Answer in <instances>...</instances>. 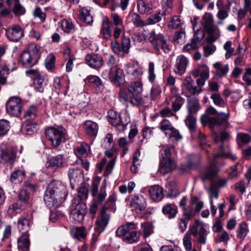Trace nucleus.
<instances>
[{
	"label": "nucleus",
	"instance_id": "f257e3e1",
	"mask_svg": "<svg viewBox=\"0 0 251 251\" xmlns=\"http://www.w3.org/2000/svg\"><path fill=\"white\" fill-rule=\"evenodd\" d=\"M68 195L67 187L59 181H53L47 187L44 198L50 207H58L63 203Z\"/></svg>",
	"mask_w": 251,
	"mask_h": 251
},
{
	"label": "nucleus",
	"instance_id": "f03ea898",
	"mask_svg": "<svg viewBox=\"0 0 251 251\" xmlns=\"http://www.w3.org/2000/svg\"><path fill=\"white\" fill-rule=\"evenodd\" d=\"M213 138L218 147L217 153L213 157L214 161H216V159L218 157L230 158L232 160L236 159L237 156L231 152L228 145H224V142L229 138V134L227 132L224 131L220 135L214 133L213 135Z\"/></svg>",
	"mask_w": 251,
	"mask_h": 251
},
{
	"label": "nucleus",
	"instance_id": "7ed1b4c3",
	"mask_svg": "<svg viewBox=\"0 0 251 251\" xmlns=\"http://www.w3.org/2000/svg\"><path fill=\"white\" fill-rule=\"evenodd\" d=\"M40 57L37 47L34 44H30L21 52L20 62L26 67H31L37 63Z\"/></svg>",
	"mask_w": 251,
	"mask_h": 251
},
{
	"label": "nucleus",
	"instance_id": "20e7f679",
	"mask_svg": "<svg viewBox=\"0 0 251 251\" xmlns=\"http://www.w3.org/2000/svg\"><path fill=\"white\" fill-rule=\"evenodd\" d=\"M159 171L163 175L169 173L176 167V163L171 158V150L169 147L163 148L160 151Z\"/></svg>",
	"mask_w": 251,
	"mask_h": 251
},
{
	"label": "nucleus",
	"instance_id": "39448f33",
	"mask_svg": "<svg viewBox=\"0 0 251 251\" xmlns=\"http://www.w3.org/2000/svg\"><path fill=\"white\" fill-rule=\"evenodd\" d=\"M65 130L61 126H50L45 130L47 138L54 148L58 147L62 143L65 142Z\"/></svg>",
	"mask_w": 251,
	"mask_h": 251
},
{
	"label": "nucleus",
	"instance_id": "423d86ee",
	"mask_svg": "<svg viewBox=\"0 0 251 251\" xmlns=\"http://www.w3.org/2000/svg\"><path fill=\"white\" fill-rule=\"evenodd\" d=\"M202 22L203 28L209 35L207 41L212 43L215 41L220 36L219 30L215 31L213 27V16L210 13H205L202 17Z\"/></svg>",
	"mask_w": 251,
	"mask_h": 251
},
{
	"label": "nucleus",
	"instance_id": "0eeeda50",
	"mask_svg": "<svg viewBox=\"0 0 251 251\" xmlns=\"http://www.w3.org/2000/svg\"><path fill=\"white\" fill-rule=\"evenodd\" d=\"M71 209V218L75 222H82L87 213L86 205L84 202L79 201L78 199H74Z\"/></svg>",
	"mask_w": 251,
	"mask_h": 251
},
{
	"label": "nucleus",
	"instance_id": "6e6552de",
	"mask_svg": "<svg viewBox=\"0 0 251 251\" xmlns=\"http://www.w3.org/2000/svg\"><path fill=\"white\" fill-rule=\"evenodd\" d=\"M17 149L4 144L0 145V158L1 162L13 165L16 160Z\"/></svg>",
	"mask_w": 251,
	"mask_h": 251
},
{
	"label": "nucleus",
	"instance_id": "1a4fd4ad",
	"mask_svg": "<svg viewBox=\"0 0 251 251\" xmlns=\"http://www.w3.org/2000/svg\"><path fill=\"white\" fill-rule=\"evenodd\" d=\"M149 40L156 50L159 51L161 49L165 53L170 51V47L163 34H156L154 31H152L150 34Z\"/></svg>",
	"mask_w": 251,
	"mask_h": 251
},
{
	"label": "nucleus",
	"instance_id": "9d476101",
	"mask_svg": "<svg viewBox=\"0 0 251 251\" xmlns=\"http://www.w3.org/2000/svg\"><path fill=\"white\" fill-rule=\"evenodd\" d=\"M23 106V104L20 98L12 97L6 102V112L12 116L19 117L22 114Z\"/></svg>",
	"mask_w": 251,
	"mask_h": 251
},
{
	"label": "nucleus",
	"instance_id": "9b49d317",
	"mask_svg": "<svg viewBox=\"0 0 251 251\" xmlns=\"http://www.w3.org/2000/svg\"><path fill=\"white\" fill-rule=\"evenodd\" d=\"M105 154L106 157L101 159L100 162L97 165V167L100 171H101L105 166L104 175L106 176L111 173L115 166V159L114 158H112L114 154L113 151H105Z\"/></svg>",
	"mask_w": 251,
	"mask_h": 251
},
{
	"label": "nucleus",
	"instance_id": "f8f14e48",
	"mask_svg": "<svg viewBox=\"0 0 251 251\" xmlns=\"http://www.w3.org/2000/svg\"><path fill=\"white\" fill-rule=\"evenodd\" d=\"M128 89L133 97L132 102L135 104L136 106L143 105L145 102L141 96V93L143 91L142 83L138 81L132 82Z\"/></svg>",
	"mask_w": 251,
	"mask_h": 251
},
{
	"label": "nucleus",
	"instance_id": "ddd939ff",
	"mask_svg": "<svg viewBox=\"0 0 251 251\" xmlns=\"http://www.w3.org/2000/svg\"><path fill=\"white\" fill-rule=\"evenodd\" d=\"M106 183L103 182L99 191V184L97 183H93L92 185V195L93 197V201L101 204L105 199L106 196Z\"/></svg>",
	"mask_w": 251,
	"mask_h": 251
},
{
	"label": "nucleus",
	"instance_id": "4468645a",
	"mask_svg": "<svg viewBox=\"0 0 251 251\" xmlns=\"http://www.w3.org/2000/svg\"><path fill=\"white\" fill-rule=\"evenodd\" d=\"M111 47L113 52L121 56H124L129 52L130 47V40L128 37H123L122 46L117 41L111 42Z\"/></svg>",
	"mask_w": 251,
	"mask_h": 251
},
{
	"label": "nucleus",
	"instance_id": "2eb2a0df",
	"mask_svg": "<svg viewBox=\"0 0 251 251\" xmlns=\"http://www.w3.org/2000/svg\"><path fill=\"white\" fill-rule=\"evenodd\" d=\"M6 36L11 41L18 42L24 36V31L18 25H12L6 29Z\"/></svg>",
	"mask_w": 251,
	"mask_h": 251
},
{
	"label": "nucleus",
	"instance_id": "dca6fc26",
	"mask_svg": "<svg viewBox=\"0 0 251 251\" xmlns=\"http://www.w3.org/2000/svg\"><path fill=\"white\" fill-rule=\"evenodd\" d=\"M107 207L104 205L101 209L100 215L98 217L96 222V230L101 233L102 232L107 226L109 220L110 215L106 213Z\"/></svg>",
	"mask_w": 251,
	"mask_h": 251
},
{
	"label": "nucleus",
	"instance_id": "f3484780",
	"mask_svg": "<svg viewBox=\"0 0 251 251\" xmlns=\"http://www.w3.org/2000/svg\"><path fill=\"white\" fill-rule=\"evenodd\" d=\"M65 163V159L63 154H59L49 158L46 163L47 168L54 172L62 168Z\"/></svg>",
	"mask_w": 251,
	"mask_h": 251
},
{
	"label": "nucleus",
	"instance_id": "a211bd4d",
	"mask_svg": "<svg viewBox=\"0 0 251 251\" xmlns=\"http://www.w3.org/2000/svg\"><path fill=\"white\" fill-rule=\"evenodd\" d=\"M109 78L118 87L120 86L125 83V75L123 70L120 68L109 70Z\"/></svg>",
	"mask_w": 251,
	"mask_h": 251
},
{
	"label": "nucleus",
	"instance_id": "6ab92c4d",
	"mask_svg": "<svg viewBox=\"0 0 251 251\" xmlns=\"http://www.w3.org/2000/svg\"><path fill=\"white\" fill-rule=\"evenodd\" d=\"M188 64V60L183 55L177 57L174 67L175 73L178 75H183Z\"/></svg>",
	"mask_w": 251,
	"mask_h": 251
},
{
	"label": "nucleus",
	"instance_id": "aec40b11",
	"mask_svg": "<svg viewBox=\"0 0 251 251\" xmlns=\"http://www.w3.org/2000/svg\"><path fill=\"white\" fill-rule=\"evenodd\" d=\"M85 61L88 65L94 69L100 68L103 64L102 56L98 54H89L85 57Z\"/></svg>",
	"mask_w": 251,
	"mask_h": 251
},
{
	"label": "nucleus",
	"instance_id": "412c9836",
	"mask_svg": "<svg viewBox=\"0 0 251 251\" xmlns=\"http://www.w3.org/2000/svg\"><path fill=\"white\" fill-rule=\"evenodd\" d=\"M204 37V34L198 28L196 29L194 37L190 43H188L183 47V51L189 52L196 49L198 43L200 42Z\"/></svg>",
	"mask_w": 251,
	"mask_h": 251
},
{
	"label": "nucleus",
	"instance_id": "4be33fe9",
	"mask_svg": "<svg viewBox=\"0 0 251 251\" xmlns=\"http://www.w3.org/2000/svg\"><path fill=\"white\" fill-rule=\"evenodd\" d=\"M130 206L135 208L137 212H141L146 207V199L141 195H134L131 199Z\"/></svg>",
	"mask_w": 251,
	"mask_h": 251
},
{
	"label": "nucleus",
	"instance_id": "5701e85b",
	"mask_svg": "<svg viewBox=\"0 0 251 251\" xmlns=\"http://www.w3.org/2000/svg\"><path fill=\"white\" fill-rule=\"evenodd\" d=\"M83 172L78 168L70 169L68 172V176L70 183L74 188L75 184L81 180L82 178Z\"/></svg>",
	"mask_w": 251,
	"mask_h": 251
},
{
	"label": "nucleus",
	"instance_id": "b1692460",
	"mask_svg": "<svg viewBox=\"0 0 251 251\" xmlns=\"http://www.w3.org/2000/svg\"><path fill=\"white\" fill-rule=\"evenodd\" d=\"M83 128L86 134L89 136H96L99 130L98 124L91 120L85 122Z\"/></svg>",
	"mask_w": 251,
	"mask_h": 251
},
{
	"label": "nucleus",
	"instance_id": "393cba45",
	"mask_svg": "<svg viewBox=\"0 0 251 251\" xmlns=\"http://www.w3.org/2000/svg\"><path fill=\"white\" fill-rule=\"evenodd\" d=\"M47 82L46 75L38 74L34 78V87L37 91L43 92L47 84Z\"/></svg>",
	"mask_w": 251,
	"mask_h": 251
},
{
	"label": "nucleus",
	"instance_id": "a878e982",
	"mask_svg": "<svg viewBox=\"0 0 251 251\" xmlns=\"http://www.w3.org/2000/svg\"><path fill=\"white\" fill-rule=\"evenodd\" d=\"M209 194L211 205V212L212 216H214L216 213L217 208L214 205L213 199H218L219 198V192H218L216 187L214 185L210 186L209 189Z\"/></svg>",
	"mask_w": 251,
	"mask_h": 251
},
{
	"label": "nucleus",
	"instance_id": "bb28decb",
	"mask_svg": "<svg viewBox=\"0 0 251 251\" xmlns=\"http://www.w3.org/2000/svg\"><path fill=\"white\" fill-rule=\"evenodd\" d=\"M192 74L195 77L200 76V77L208 79L209 77V70L206 65H202L194 69L192 71Z\"/></svg>",
	"mask_w": 251,
	"mask_h": 251
},
{
	"label": "nucleus",
	"instance_id": "cd10ccee",
	"mask_svg": "<svg viewBox=\"0 0 251 251\" xmlns=\"http://www.w3.org/2000/svg\"><path fill=\"white\" fill-rule=\"evenodd\" d=\"M194 81L190 76L186 77L183 81V85L185 89L193 95L199 94L202 91L201 88H198L196 86H194Z\"/></svg>",
	"mask_w": 251,
	"mask_h": 251
},
{
	"label": "nucleus",
	"instance_id": "c85d7f7f",
	"mask_svg": "<svg viewBox=\"0 0 251 251\" xmlns=\"http://www.w3.org/2000/svg\"><path fill=\"white\" fill-rule=\"evenodd\" d=\"M10 69L5 62L0 58V84L4 85L6 83L7 76Z\"/></svg>",
	"mask_w": 251,
	"mask_h": 251
},
{
	"label": "nucleus",
	"instance_id": "c756f323",
	"mask_svg": "<svg viewBox=\"0 0 251 251\" xmlns=\"http://www.w3.org/2000/svg\"><path fill=\"white\" fill-rule=\"evenodd\" d=\"M25 172L23 169H16L11 173L10 176V180L13 183H20L24 179L25 177Z\"/></svg>",
	"mask_w": 251,
	"mask_h": 251
},
{
	"label": "nucleus",
	"instance_id": "7c9ffc66",
	"mask_svg": "<svg viewBox=\"0 0 251 251\" xmlns=\"http://www.w3.org/2000/svg\"><path fill=\"white\" fill-rule=\"evenodd\" d=\"M119 97L121 102L125 103H130L132 105L136 106L135 104L132 102L133 97L128 88L127 89H121L119 92Z\"/></svg>",
	"mask_w": 251,
	"mask_h": 251
},
{
	"label": "nucleus",
	"instance_id": "2f4dec72",
	"mask_svg": "<svg viewBox=\"0 0 251 251\" xmlns=\"http://www.w3.org/2000/svg\"><path fill=\"white\" fill-rule=\"evenodd\" d=\"M137 6L138 11L141 14H150L152 12V4L147 3L143 0H138L137 1Z\"/></svg>",
	"mask_w": 251,
	"mask_h": 251
},
{
	"label": "nucleus",
	"instance_id": "473e14b6",
	"mask_svg": "<svg viewBox=\"0 0 251 251\" xmlns=\"http://www.w3.org/2000/svg\"><path fill=\"white\" fill-rule=\"evenodd\" d=\"M196 118L190 114H188L185 120V124L192 135H194L196 132L200 133V130L196 128Z\"/></svg>",
	"mask_w": 251,
	"mask_h": 251
},
{
	"label": "nucleus",
	"instance_id": "72a5a7b5",
	"mask_svg": "<svg viewBox=\"0 0 251 251\" xmlns=\"http://www.w3.org/2000/svg\"><path fill=\"white\" fill-rule=\"evenodd\" d=\"M29 234H24L17 241L18 247L19 250L23 251H28L30 247Z\"/></svg>",
	"mask_w": 251,
	"mask_h": 251
},
{
	"label": "nucleus",
	"instance_id": "f704fd0d",
	"mask_svg": "<svg viewBox=\"0 0 251 251\" xmlns=\"http://www.w3.org/2000/svg\"><path fill=\"white\" fill-rule=\"evenodd\" d=\"M218 172V169L216 165L211 164L203 173L202 178L203 181L207 179H211L216 176Z\"/></svg>",
	"mask_w": 251,
	"mask_h": 251
},
{
	"label": "nucleus",
	"instance_id": "c9c22d12",
	"mask_svg": "<svg viewBox=\"0 0 251 251\" xmlns=\"http://www.w3.org/2000/svg\"><path fill=\"white\" fill-rule=\"evenodd\" d=\"M149 191L151 198L155 201H159L163 197V189L158 185L151 186Z\"/></svg>",
	"mask_w": 251,
	"mask_h": 251
},
{
	"label": "nucleus",
	"instance_id": "e433bc0d",
	"mask_svg": "<svg viewBox=\"0 0 251 251\" xmlns=\"http://www.w3.org/2000/svg\"><path fill=\"white\" fill-rule=\"evenodd\" d=\"M100 33L106 40L109 39L111 37L109 22L107 17L104 18L102 20Z\"/></svg>",
	"mask_w": 251,
	"mask_h": 251
},
{
	"label": "nucleus",
	"instance_id": "4c0bfd02",
	"mask_svg": "<svg viewBox=\"0 0 251 251\" xmlns=\"http://www.w3.org/2000/svg\"><path fill=\"white\" fill-rule=\"evenodd\" d=\"M78 17L80 20L83 21L88 25H91L93 21L90 11L85 8H83L79 11Z\"/></svg>",
	"mask_w": 251,
	"mask_h": 251
},
{
	"label": "nucleus",
	"instance_id": "58836bf2",
	"mask_svg": "<svg viewBox=\"0 0 251 251\" xmlns=\"http://www.w3.org/2000/svg\"><path fill=\"white\" fill-rule=\"evenodd\" d=\"M72 236L76 239L81 240L86 237V232L84 227H73L70 230Z\"/></svg>",
	"mask_w": 251,
	"mask_h": 251
},
{
	"label": "nucleus",
	"instance_id": "ea45409f",
	"mask_svg": "<svg viewBox=\"0 0 251 251\" xmlns=\"http://www.w3.org/2000/svg\"><path fill=\"white\" fill-rule=\"evenodd\" d=\"M213 67L217 70L216 76L221 78L225 75L229 71V67L227 64L222 66L221 63L216 62L213 64Z\"/></svg>",
	"mask_w": 251,
	"mask_h": 251
},
{
	"label": "nucleus",
	"instance_id": "a19ab883",
	"mask_svg": "<svg viewBox=\"0 0 251 251\" xmlns=\"http://www.w3.org/2000/svg\"><path fill=\"white\" fill-rule=\"evenodd\" d=\"M90 149V147L87 144L82 143L79 147L75 149L74 151L78 158H80L82 156H86L89 152Z\"/></svg>",
	"mask_w": 251,
	"mask_h": 251
},
{
	"label": "nucleus",
	"instance_id": "79ce46f5",
	"mask_svg": "<svg viewBox=\"0 0 251 251\" xmlns=\"http://www.w3.org/2000/svg\"><path fill=\"white\" fill-rule=\"evenodd\" d=\"M136 228V226L132 223H129L120 226L116 230V234L118 236H122L129 232L131 230Z\"/></svg>",
	"mask_w": 251,
	"mask_h": 251
},
{
	"label": "nucleus",
	"instance_id": "37998d69",
	"mask_svg": "<svg viewBox=\"0 0 251 251\" xmlns=\"http://www.w3.org/2000/svg\"><path fill=\"white\" fill-rule=\"evenodd\" d=\"M162 212L164 214L167 215L170 219H172L176 216L177 211L174 205L167 204L163 206Z\"/></svg>",
	"mask_w": 251,
	"mask_h": 251
},
{
	"label": "nucleus",
	"instance_id": "c03bdc74",
	"mask_svg": "<svg viewBox=\"0 0 251 251\" xmlns=\"http://www.w3.org/2000/svg\"><path fill=\"white\" fill-rule=\"evenodd\" d=\"M37 111V107L31 105L25 111L24 117L26 121H32L36 117Z\"/></svg>",
	"mask_w": 251,
	"mask_h": 251
},
{
	"label": "nucleus",
	"instance_id": "a18cd8bd",
	"mask_svg": "<svg viewBox=\"0 0 251 251\" xmlns=\"http://www.w3.org/2000/svg\"><path fill=\"white\" fill-rule=\"evenodd\" d=\"M29 220L26 218L20 219L18 222V228L19 230L22 232V234H29L28 231L29 229Z\"/></svg>",
	"mask_w": 251,
	"mask_h": 251
},
{
	"label": "nucleus",
	"instance_id": "49530a36",
	"mask_svg": "<svg viewBox=\"0 0 251 251\" xmlns=\"http://www.w3.org/2000/svg\"><path fill=\"white\" fill-rule=\"evenodd\" d=\"M249 232L248 226L245 223H240L237 227L236 232L237 237L241 240H244Z\"/></svg>",
	"mask_w": 251,
	"mask_h": 251
},
{
	"label": "nucleus",
	"instance_id": "de8ad7c7",
	"mask_svg": "<svg viewBox=\"0 0 251 251\" xmlns=\"http://www.w3.org/2000/svg\"><path fill=\"white\" fill-rule=\"evenodd\" d=\"M108 117L109 123L113 126L117 127L118 129V125L120 120V114L113 110H110L108 112Z\"/></svg>",
	"mask_w": 251,
	"mask_h": 251
},
{
	"label": "nucleus",
	"instance_id": "09e8293b",
	"mask_svg": "<svg viewBox=\"0 0 251 251\" xmlns=\"http://www.w3.org/2000/svg\"><path fill=\"white\" fill-rule=\"evenodd\" d=\"M30 194L26 190H21L18 195V201L23 204H29Z\"/></svg>",
	"mask_w": 251,
	"mask_h": 251
},
{
	"label": "nucleus",
	"instance_id": "8fccbe9b",
	"mask_svg": "<svg viewBox=\"0 0 251 251\" xmlns=\"http://www.w3.org/2000/svg\"><path fill=\"white\" fill-rule=\"evenodd\" d=\"M200 108V103L197 100L193 99L188 101L187 105L188 114H193L196 113Z\"/></svg>",
	"mask_w": 251,
	"mask_h": 251
},
{
	"label": "nucleus",
	"instance_id": "3c124183",
	"mask_svg": "<svg viewBox=\"0 0 251 251\" xmlns=\"http://www.w3.org/2000/svg\"><path fill=\"white\" fill-rule=\"evenodd\" d=\"M195 223L198 227L200 226L199 231V242L201 244H204L206 241L207 231L204 228L203 225L196 221Z\"/></svg>",
	"mask_w": 251,
	"mask_h": 251
},
{
	"label": "nucleus",
	"instance_id": "603ef678",
	"mask_svg": "<svg viewBox=\"0 0 251 251\" xmlns=\"http://www.w3.org/2000/svg\"><path fill=\"white\" fill-rule=\"evenodd\" d=\"M173 126L171 122L167 120L163 119L160 123L159 128L160 129L165 133L166 136H167L168 133L173 129Z\"/></svg>",
	"mask_w": 251,
	"mask_h": 251
},
{
	"label": "nucleus",
	"instance_id": "864d4df0",
	"mask_svg": "<svg viewBox=\"0 0 251 251\" xmlns=\"http://www.w3.org/2000/svg\"><path fill=\"white\" fill-rule=\"evenodd\" d=\"M36 125L28 122L25 126L21 127V131L23 134L26 135H31L36 131Z\"/></svg>",
	"mask_w": 251,
	"mask_h": 251
},
{
	"label": "nucleus",
	"instance_id": "5fc2aeb1",
	"mask_svg": "<svg viewBox=\"0 0 251 251\" xmlns=\"http://www.w3.org/2000/svg\"><path fill=\"white\" fill-rule=\"evenodd\" d=\"M155 65L152 62H149L148 68V78L150 82L153 83L156 79V75L154 72Z\"/></svg>",
	"mask_w": 251,
	"mask_h": 251
},
{
	"label": "nucleus",
	"instance_id": "6e6d98bb",
	"mask_svg": "<svg viewBox=\"0 0 251 251\" xmlns=\"http://www.w3.org/2000/svg\"><path fill=\"white\" fill-rule=\"evenodd\" d=\"M185 100L180 96H177L176 99L172 101V108L174 112H177L181 108L184 104Z\"/></svg>",
	"mask_w": 251,
	"mask_h": 251
},
{
	"label": "nucleus",
	"instance_id": "4d7b16f0",
	"mask_svg": "<svg viewBox=\"0 0 251 251\" xmlns=\"http://www.w3.org/2000/svg\"><path fill=\"white\" fill-rule=\"evenodd\" d=\"M131 18L132 22L134 25L137 27H140L147 25L146 22L142 21L139 14L136 13H133L129 15Z\"/></svg>",
	"mask_w": 251,
	"mask_h": 251
},
{
	"label": "nucleus",
	"instance_id": "13d9d810",
	"mask_svg": "<svg viewBox=\"0 0 251 251\" xmlns=\"http://www.w3.org/2000/svg\"><path fill=\"white\" fill-rule=\"evenodd\" d=\"M119 124L118 125V130L120 131H123L125 129L126 126L129 123V118L125 114H120Z\"/></svg>",
	"mask_w": 251,
	"mask_h": 251
},
{
	"label": "nucleus",
	"instance_id": "bf43d9fd",
	"mask_svg": "<svg viewBox=\"0 0 251 251\" xmlns=\"http://www.w3.org/2000/svg\"><path fill=\"white\" fill-rule=\"evenodd\" d=\"M88 188L83 184L78 191L77 197L75 199H78L79 201L86 200L88 198Z\"/></svg>",
	"mask_w": 251,
	"mask_h": 251
},
{
	"label": "nucleus",
	"instance_id": "052dcab7",
	"mask_svg": "<svg viewBox=\"0 0 251 251\" xmlns=\"http://www.w3.org/2000/svg\"><path fill=\"white\" fill-rule=\"evenodd\" d=\"M165 15L164 12L161 13L158 12L156 14H153L151 15L147 20L146 24L147 25H153L161 21L162 16Z\"/></svg>",
	"mask_w": 251,
	"mask_h": 251
},
{
	"label": "nucleus",
	"instance_id": "680f3d73",
	"mask_svg": "<svg viewBox=\"0 0 251 251\" xmlns=\"http://www.w3.org/2000/svg\"><path fill=\"white\" fill-rule=\"evenodd\" d=\"M140 236L135 231H131L129 235L124 237V240L129 244H133L137 242L139 240Z\"/></svg>",
	"mask_w": 251,
	"mask_h": 251
},
{
	"label": "nucleus",
	"instance_id": "e2e57ef3",
	"mask_svg": "<svg viewBox=\"0 0 251 251\" xmlns=\"http://www.w3.org/2000/svg\"><path fill=\"white\" fill-rule=\"evenodd\" d=\"M210 98L213 100L214 103L216 105L222 107L225 106L226 102L219 94L215 93L212 94L210 96Z\"/></svg>",
	"mask_w": 251,
	"mask_h": 251
},
{
	"label": "nucleus",
	"instance_id": "0e129e2a",
	"mask_svg": "<svg viewBox=\"0 0 251 251\" xmlns=\"http://www.w3.org/2000/svg\"><path fill=\"white\" fill-rule=\"evenodd\" d=\"M61 26L64 32L70 33L74 30V25L73 23L68 20L64 19L61 22Z\"/></svg>",
	"mask_w": 251,
	"mask_h": 251
},
{
	"label": "nucleus",
	"instance_id": "69168bd1",
	"mask_svg": "<svg viewBox=\"0 0 251 251\" xmlns=\"http://www.w3.org/2000/svg\"><path fill=\"white\" fill-rule=\"evenodd\" d=\"M32 14L34 18H39L41 23L45 22L46 18V14L43 12L39 7H36L32 11Z\"/></svg>",
	"mask_w": 251,
	"mask_h": 251
},
{
	"label": "nucleus",
	"instance_id": "338daca9",
	"mask_svg": "<svg viewBox=\"0 0 251 251\" xmlns=\"http://www.w3.org/2000/svg\"><path fill=\"white\" fill-rule=\"evenodd\" d=\"M237 139L238 144L239 146L241 144H248L251 141V138L249 135L243 133H240L238 134Z\"/></svg>",
	"mask_w": 251,
	"mask_h": 251
},
{
	"label": "nucleus",
	"instance_id": "774afa93",
	"mask_svg": "<svg viewBox=\"0 0 251 251\" xmlns=\"http://www.w3.org/2000/svg\"><path fill=\"white\" fill-rule=\"evenodd\" d=\"M161 5L164 9V14L169 15L172 12L173 7V0H162Z\"/></svg>",
	"mask_w": 251,
	"mask_h": 251
}]
</instances>
